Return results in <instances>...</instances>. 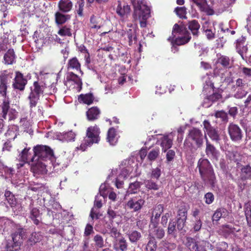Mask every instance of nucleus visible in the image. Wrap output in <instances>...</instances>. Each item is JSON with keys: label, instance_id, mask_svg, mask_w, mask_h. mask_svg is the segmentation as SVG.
Returning <instances> with one entry per match:
<instances>
[{"label": "nucleus", "instance_id": "52", "mask_svg": "<svg viewBox=\"0 0 251 251\" xmlns=\"http://www.w3.org/2000/svg\"><path fill=\"white\" fill-rule=\"evenodd\" d=\"M159 152V148L152 150L148 155V159L151 161H154L158 157Z\"/></svg>", "mask_w": 251, "mask_h": 251}, {"label": "nucleus", "instance_id": "25", "mask_svg": "<svg viewBox=\"0 0 251 251\" xmlns=\"http://www.w3.org/2000/svg\"><path fill=\"white\" fill-rule=\"evenodd\" d=\"M16 54L13 49H9L3 56L4 63L6 65H12L16 62Z\"/></svg>", "mask_w": 251, "mask_h": 251}, {"label": "nucleus", "instance_id": "47", "mask_svg": "<svg viewBox=\"0 0 251 251\" xmlns=\"http://www.w3.org/2000/svg\"><path fill=\"white\" fill-rule=\"evenodd\" d=\"M85 5L84 0H78L75 5V11L79 17L83 16V9Z\"/></svg>", "mask_w": 251, "mask_h": 251}, {"label": "nucleus", "instance_id": "17", "mask_svg": "<svg viewBox=\"0 0 251 251\" xmlns=\"http://www.w3.org/2000/svg\"><path fill=\"white\" fill-rule=\"evenodd\" d=\"M103 19L98 15H93L90 17L89 26L91 29L97 30L103 26Z\"/></svg>", "mask_w": 251, "mask_h": 251}, {"label": "nucleus", "instance_id": "24", "mask_svg": "<svg viewBox=\"0 0 251 251\" xmlns=\"http://www.w3.org/2000/svg\"><path fill=\"white\" fill-rule=\"evenodd\" d=\"M199 8L200 10L202 12L206 13L208 15H212L213 10L210 9L207 6L206 0H192Z\"/></svg>", "mask_w": 251, "mask_h": 251}, {"label": "nucleus", "instance_id": "50", "mask_svg": "<svg viewBox=\"0 0 251 251\" xmlns=\"http://www.w3.org/2000/svg\"><path fill=\"white\" fill-rule=\"evenodd\" d=\"M152 235L157 239H161L165 235V231L161 227H156L155 226L152 232Z\"/></svg>", "mask_w": 251, "mask_h": 251}, {"label": "nucleus", "instance_id": "30", "mask_svg": "<svg viewBox=\"0 0 251 251\" xmlns=\"http://www.w3.org/2000/svg\"><path fill=\"white\" fill-rule=\"evenodd\" d=\"M116 129L114 127L110 128L107 133V141L111 145H115L118 141Z\"/></svg>", "mask_w": 251, "mask_h": 251}, {"label": "nucleus", "instance_id": "26", "mask_svg": "<svg viewBox=\"0 0 251 251\" xmlns=\"http://www.w3.org/2000/svg\"><path fill=\"white\" fill-rule=\"evenodd\" d=\"M217 64L221 65L225 69L230 68L231 67L232 63L228 56L220 54L218 56L216 61Z\"/></svg>", "mask_w": 251, "mask_h": 251}, {"label": "nucleus", "instance_id": "64", "mask_svg": "<svg viewBox=\"0 0 251 251\" xmlns=\"http://www.w3.org/2000/svg\"><path fill=\"white\" fill-rule=\"evenodd\" d=\"M94 232L93 230V225L87 224L85 226L84 232V236H89L91 234Z\"/></svg>", "mask_w": 251, "mask_h": 251}, {"label": "nucleus", "instance_id": "14", "mask_svg": "<svg viewBox=\"0 0 251 251\" xmlns=\"http://www.w3.org/2000/svg\"><path fill=\"white\" fill-rule=\"evenodd\" d=\"M101 115L100 108L97 106L89 108L86 112V117L88 121L94 122L99 119Z\"/></svg>", "mask_w": 251, "mask_h": 251}, {"label": "nucleus", "instance_id": "18", "mask_svg": "<svg viewBox=\"0 0 251 251\" xmlns=\"http://www.w3.org/2000/svg\"><path fill=\"white\" fill-rule=\"evenodd\" d=\"M164 210V206L163 204H159L156 205L153 209L152 212V217L151 218V222L154 225L156 226L158 224L159 219L161 214Z\"/></svg>", "mask_w": 251, "mask_h": 251}, {"label": "nucleus", "instance_id": "35", "mask_svg": "<svg viewBox=\"0 0 251 251\" xmlns=\"http://www.w3.org/2000/svg\"><path fill=\"white\" fill-rule=\"evenodd\" d=\"M228 215L227 210L224 208H218L214 212L212 216V220L218 221L221 218H225Z\"/></svg>", "mask_w": 251, "mask_h": 251}, {"label": "nucleus", "instance_id": "55", "mask_svg": "<svg viewBox=\"0 0 251 251\" xmlns=\"http://www.w3.org/2000/svg\"><path fill=\"white\" fill-rule=\"evenodd\" d=\"M176 15L181 19H186V8L185 7H177L175 9Z\"/></svg>", "mask_w": 251, "mask_h": 251}, {"label": "nucleus", "instance_id": "41", "mask_svg": "<svg viewBox=\"0 0 251 251\" xmlns=\"http://www.w3.org/2000/svg\"><path fill=\"white\" fill-rule=\"evenodd\" d=\"M43 239V235L41 232H34L31 233L29 240L30 242L32 243L31 244H35L36 243L40 242Z\"/></svg>", "mask_w": 251, "mask_h": 251}, {"label": "nucleus", "instance_id": "20", "mask_svg": "<svg viewBox=\"0 0 251 251\" xmlns=\"http://www.w3.org/2000/svg\"><path fill=\"white\" fill-rule=\"evenodd\" d=\"M67 68L68 70H75L80 72L81 75L83 73L81 69V64L76 57H73L70 59L67 64Z\"/></svg>", "mask_w": 251, "mask_h": 251}, {"label": "nucleus", "instance_id": "54", "mask_svg": "<svg viewBox=\"0 0 251 251\" xmlns=\"http://www.w3.org/2000/svg\"><path fill=\"white\" fill-rule=\"evenodd\" d=\"M214 115L216 118H220L222 121L224 123L228 122L227 114L223 110L216 111Z\"/></svg>", "mask_w": 251, "mask_h": 251}, {"label": "nucleus", "instance_id": "45", "mask_svg": "<svg viewBox=\"0 0 251 251\" xmlns=\"http://www.w3.org/2000/svg\"><path fill=\"white\" fill-rule=\"evenodd\" d=\"M207 133L213 141L215 142L216 143H219L221 139L217 129L214 128V129L209 131Z\"/></svg>", "mask_w": 251, "mask_h": 251}, {"label": "nucleus", "instance_id": "51", "mask_svg": "<svg viewBox=\"0 0 251 251\" xmlns=\"http://www.w3.org/2000/svg\"><path fill=\"white\" fill-rule=\"evenodd\" d=\"M33 202H31L29 205L30 209V218H38L40 216V210L36 207H33Z\"/></svg>", "mask_w": 251, "mask_h": 251}, {"label": "nucleus", "instance_id": "27", "mask_svg": "<svg viewBox=\"0 0 251 251\" xmlns=\"http://www.w3.org/2000/svg\"><path fill=\"white\" fill-rule=\"evenodd\" d=\"M189 32L183 25H178V24H175L173 27L172 32V36L171 37L175 38L177 34L179 35H182L186 33Z\"/></svg>", "mask_w": 251, "mask_h": 251}, {"label": "nucleus", "instance_id": "38", "mask_svg": "<svg viewBox=\"0 0 251 251\" xmlns=\"http://www.w3.org/2000/svg\"><path fill=\"white\" fill-rule=\"evenodd\" d=\"M69 19V16L64 15L59 12L55 14V23L57 25H63Z\"/></svg>", "mask_w": 251, "mask_h": 251}, {"label": "nucleus", "instance_id": "43", "mask_svg": "<svg viewBox=\"0 0 251 251\" xmlns=\"http://www.w3.org/2000/svg\"><path fill=\"white\" fill-rule=\"evenodd\" d=\"M67 79L68 80L74 81L78 86L81 88L82 84L81 79L80 77L74 73L71 72L68 73L67 76Z\"/></svg>", "mask_w": 251, "mask_h": 251}, {"label": "nucleus", "instance_id": "5", "mask_svg": "<svg viewBox=\"0 0 251 251\" xmlns=\"http://www.w3.org/2000/svg\"><path fill=\"white\" fill-rule=\"evenodd\" d=\"M203 144V135L201 131L198 128L193 127L189 130L184 142L185 147L191 151L201 148Z\"/></svg>", "mask_w": 251, "mask_h": 251}, {"label": "nucleus", "instance_id": "22", "mask_svg": "<svg viewBox=\"0 0 251 251\" xmlns=\"http://www.w3.org/2000/svg\"><path fill=\"white\" fill-rule=\"evenodd\" d=\"M160 146L163 151L165 152L170 149L173 145V138L170 135H164L160 138Z\"/></svg>", "mask_w": 251, "mask_h": 251}, {"label": "nucleus", "instance_id": "8", "mask_svg": "<svg viewBox=\"0 0 251 251\" xmlns=\"http://www.w3.org/2000/svg\"><path fill=\"white\" fill-rule=\"evenodd\" d=\"M13 72L4 70L0 74V94L5 98L7 95L8 84L13 77Z\"/></svg>", "mask_w": 251, "mask_h": 251}, {"label": "nucleus", "instance_id": "16", "mask_svg": "<svg viewBox=\"0 0 251 251\" xmlns=\"http://www.w3.org/2000/svg\"><path fill=\"white\" fill-rule=\"evenodd\" d=\"M117 5L115 9L116 12L121 18H124L129 14L130 12V7L129 5L125 3H122L120 0L117 1Z\"/></svg>", "mask_w": 251, "mask_h": 251}, {"label": "nucleus", "instance_id": "42", "mask_svg": "<svg viewBox=\"0 0 251 251\" xmlns=\"http://www.w3.org/2000/svg\"><path fill=\"white\" fill-rule=\"evenodd\" d=\"M142 183L139 181H136L134 182L130 183L129 185L127 193L135 194L137 192L141 187Z\"/></svg>", "mask_w": 251, "mask_h": 251}, {"label": "nucleus", "instance_id": "58", "mask_svg": "<svg viewBox=\"0 0 251 251\" xmlns=\"http://www.w3.org/2000/svg\"><path fill=\"white\" fill-rule=\"evenodd\" d=\"M216 251H229L228 244L224 241L219 242L216 246Z\"/></svg>", "mask_w": 251, "mask_h": 251}, {"label": "nucleus", "instance_id": "60", "mask_svg": "<svg viewBox=\"0 0 251 251\" xmlns=\"http://www.w3.org/2000/svg\"><path fill=\"white\" fill-rule=\"evenodd\" d=\"M64 139L67 141H74L75 138V134L72 131H70L63 134Z\"/></svg>", "mask_w": 251, "mask_h": 251}, {"label": "nucleus", "instance_id": "23", "mask_svg": "<svg viewBox=\"0 0 251 251\" xmlns=\"http://www.w3.org/2000/svg\"><path fill=\"white\" fill-rule=\"evenodd\" d=\"M200 27V24L196 20L189 21L188 23V27L194 37H198L199 36Z\"/></svg>", "mask_w": 251, "mask_h": 251}, {"label": "nucleus", "instance_id": "63", "mask_svg": "<svg viewBox=\"0 0 251 251\" xmlns=\"http://www.w3.org/2000/svg\"><path fill=\"white\" fill-rule=\"evenodd\" d=\"M205 202L207 204L212 203L214 200V196L211 192H208L204 195Z\"/></svg>", "mask_w": 251, "mask_h": 251}, {"label": "nucleus", "instance_id": "10", "mask_svg": "<svg viewBox=\"0 0 251 251\" xmlns=\"http://www.w3.org/2000/svg\"><path fill=\"white\" fill-rule=\"evenodd\" d=\"M228 132L232 141L239 142L243 138V131L237 125L230 123L228 126Z\"/></svg>", "mask_w": 251, "mask_h": 251}, {"label": "nucleus", "instance_id": "44", "mask_svg": "<svg viewBox=\"0 0 251 251\" xmlns=\"http://www.w3.org/2000/svg\"><path fill=\"white\" fill-rule=\"evenodd\" d=\"M57 33L61 36H72L71 26L68 25L63 26L58 31Z\"/></svg>", "mask_w": 251, "mask_h": 251}, {"label": "nucleus", "instance_id": "59", "mask_svg": "<svg viewBox=\"0 0 251 251\" xmlns=\"http://www.w3.org/2000/svg\"><path fill=\"white\" fill-rule=\"evenodd\" d=\"M89 216L91 218L92 221H94L95 219H99L101 216V214H100L99 210L95 209V208H92L90 211Z\"/></svg>", "mask_w": 251, "mask_h": 251}, {"label": "nucleus", "instance_id": "46", "mask_svg": "<svg viewBox=\"0 0 251 251\" xmlns=\"http://www.w3.org/2000/svg\"><path fill=\"white\" fill-rule=\"evenodd\" d=\"M127 36L128 39V45L131 46L133 44V42H137V36L135 30L131 29H128L127 31Z\"/></svg>", "mask_w": 251, "mask_h": 251}, {"label": "nucleus", "instance_id": "28", "mask_svg": "<svg viewBox=\"0 0 251 251\" xmlns=\"http://www.w3.org/2000/svg\"><path fill=\"white\" fill-rule=\"evenodd\" d=\"M59 9L64 13L69 12L73 7V2L71 0H60L58 4Z\"/></svg>", "mask_w": 251, "mask_h": 251}, {"label": "nucleus", "instance_id": "61", "mask_svg": "<svg viewBox=\"0 0 251 251\" xmlns=\"http://www.w3.org/2000/svg\"><path fill=\"white\" fill-rule=\"evenodd\" d=\"M222 98V95L218 92L213 93L208 96L207 99L212 102H216Z\"/></svg>", "mask_w": 251, "mask_h": 251}, {"label": "nucleus", "instance_id": "62", "mask_svg": "<svg viewBox=\"0 0 251 251\" xmlns=\"http://www.w3.org/2000/svg\"><path fill=\"white\" fill-rule=\"evenodd\" d=\"M234 229L235 228L230 225H224L221 226L222 231L228 234L233 233Z\"/></svg>", "mask_w": 251, "mask_h": 251}, {"label": "nucleus", "instance_id": "11", "mask_svg": "<svg viewBox=\"0 0 251 251\" xmlns=\"http://www.w3.org/2000/svg\"><path fill=\"white\" fill-rule=\"evenodd\" d=\"M145 203V201L140 196L134 197L130 198L126 204L128 209L134 212L140 211Z\"/></svg>", "mask_w": 251, "mask_h": 251}, {"label": "nucleus", "instance_id": "6", "mask_svg": "<svg viewBox=\"0 0 251 251\" xmlns=\"http://www.w3.org/2000/svg\"><path fill=\"white\" fill-rule=\"evenodd\" d=\"M34 154L32 160L35 161H47L51 160L54 156V151L48 146L37 145L33 148Z\"/></svg>", "mask_w": 251, "mask_h": 251}, {"label": "nucleus", "instance_id": "57", "mask_svg": "<svg viewBox=\"0 0 251 251\" xmlns=\"http://www.w3.org/2000/svg\"><path fill=\"white\" fill-rule=\"evenodd\" d=\"M176 231V222L173 220H171L169 223L167 233L168 234H173Z\"/></svg>", "mask_w": 251, "mask_h": 251}, {"label": "nucleus", "instance_id": "39", "mask_svg": "<svg viewBox=\"0 0 251 251\" xmlns=\"http://www.w3.org/2000/svg\"><path fill=\"white\" fill-rule=\"evenodd\" d=\"M78 50L81 53L84 54V59L86 64H89L91 63V59L89 52L84 45H80L77 46Z\"/></svg>", "mask_w": 251, "mask_h": 251}, {"label": "nucleus", "instance_id": "9", "mask_svg": "<svg viewBox=\"0 0 251 251\" xmlns=\"http://www.w3.org/2000/svg\"><path fill=\"white\" fill-rule=\"evenodd\" d=\"M27 84V80L24 76V75L20 71H16L12 83L13 89L20 91H23L25 89Z\"/></svg>", "mask_w": 251, "mask_h": 251}, {"label": "nucleus", "instance_id": "21", "mask_svg": "<svg viewBox=\"0 0 251 251\" xmlns=\"http://www.w3.org/2000/svg\"><path fill=\"white\" fill-rule=\"evenodd\" d=\"M95 244H91L90 246V251H98L99 249L104 247V240L101 235L96 234L93 238Z\"/></svg>", "mask_w": 251, "mask_h": 251}, {"label": "nucleus", "instance_id": "3", "mask_svg": "<svg viewBox=\"0 0 251 251\" xmlns=\"http://www.w3.org/2000/svg\"><path fill=\"white\" fill-rule=\"evenodd\" d=\"M134 6L133 18L135 21L139 20L141 27L147 26V20L151 17V9L144 0L132 1Z\"/></svg>", "mask_w": 251, "mask_h": 251}, {"label": "nucleus", "instance_id": "32", "mask_svg": "<svg viewBox=\"0 0 251 251\" xmlns=\"http://www.w3.org/2000/svg\"><path fill=\"white\" fill-rule=\"evenodd\" d=\"M246 38L245 37H241V38L237 40L236 43V48L237 52L242 56L244 52H246L248 50V48L245 45Z\"/></svg>", "mask_w": 251, "mask_h": 251}, {"label": "nucleus", "instance_id": "15", "mask_svg": "<svg viewBox=\"0 0 251 251\" xmlns=\"http://www.w3.org/2000/svg\"><path fill=\"white\" fill-rule=\"evenodd\" d=\"M113 249L115 251H127L128 243L124 237L121 236L114 240Z\"/></svg>", "mask_w": 251, "mask_h": 251}, {"label": "nucleus", "instance_id": "4", "mask_svg": "<svg viewBox=\"0 0 251 251\" xmlns=\"http://www.w3.org/2000/svg\"><path fill=\"white\" fill-rule=\"evenodd\" d=\"M49 88V87H47L43 81L37 80L33 82V87L30 88V92L28 96L30 108L35 107L37 105L41 95L52 94L51 91L48 90Z\"/></svg>", "mask_w": 251, "mask_h": 251}, {"label": "nucleus", "instance_id": "40", "mask_svg": "<svg viewBox=\"0 0 251 251\" xmlns=\"http://www.w3.org/2000/svg\"><path fill=\"white\" fill-rule=\"evenodd\" d=\"M0 107L1 108V116L4 119H6L7 117V113L10 108L9 101L8 100H4L1 103Z\"/></svg>", "mask_w": 251, "mask_h": 251}, {"label": "nucleus", "instance_id": "37", "mask_svg": "<svg viewBox=\"0 0 251 251\" xmlns=\"http://www.w3.org/2000/svg\"><path fill=\"white\" fill-rule=\"evenodd\" d=\"M241 172L242 179H251V167L249 165L243 166Z\"/></svg>", "mask_w": 251, "mask_h": 251}, {"label": "nucleus", "instance_id": "36", "mask_svg": "<svg viewBox=\"0 0 251 251\" xmlns=\"http://www.w3.org/2000/svg\"><path fill=\"white\" fill-rule=\"evenodd\" d=\"M127 235L131 243H136L142 237L141 233L137 230H132Z\"/></svg>", "mask_w": 251, "mask_h": 251}, {"label": "nucleus", "instance_id": "19", "mask_svg": "<svg viewBox=\"0 0 251 251\" xmlns=\"http://www.w3.org/2000/svg\"><path fill=\"white\" fill-rule=\"evenodd\" d=\"M30 148H25L22 151L20 154V160L23 162L20 164L21 166H23L25 163H30V162H35V160H32L33 155L29 152Z\"/></svg>", "mask_w": 251, "mask_h": 251}, {"label": "nucleus", "instance_id": "53", "mask_svg": "<svg viewBox=\"0 0 251 251\" xmlns=\"http://www.w3.org/2000/svg\"><path fill=\"white\" fill-rule=\"evenodd\" d=\"M105 233H107L110 235V236L114 239V240L122 236L121 233L118 230L116 227L113 226L109 230L106 229V231H105Z\"/></svg>", "mask_w": 251, "mask_h": 251}, {"label": "nucleus", "instance_id": "29", "mask_svg": "<svg viewBox=\"0 0 251 251\" xmlns=\"http://www.w3.org/2000/svg\"><path fill=\"white\" fill-rule=\"evenodd\" d=\"M95 98L92 93H89L85 94H80L78 97V100L80 103L90 105L94 102Z\"/></svg>", "mask_w": 251, "mask_h": 251}, {"label": "nucleus", "instance_id": "13", "mask_svg": "<svg viewBox=\"0 0 251 251\" xmlns=\"http://www.w3.org/2000/svg\"><path fill=\"white\" fill-rule=\"evenodd\" d=\"M191 36L190 32L186 33L182 35H179L177 37H169L168 40L171 42L172 45L182 46L188 43L191 40Z\"/></svg>", "mask_w": 251, "mask_h": 251}, {"label": "nucleus", "instance_id": "31", "mask_svg": "<svg viewBox=\"0 0 251 251\" xmlns=\"http://www.w3.org/2000/svg\"><path fill=\"white\" fill-rule=\"evenodd\" d=\"M185 245L190 251H198L200 246L198 245V242L195 239L190 237L186 238Z\"/></svg>", "mask_w": 251, "mask_h": 251}, {"label": "nucleus", "instance_id": "12", "mask_svg": "<svg viewBox=\"0 0 251 251\" xmlns=\"http://www.w3.org/2000/svg\"><path fill=\"white\" fill-rule=\"evenodd\" d=\"M205 137L206 138V147L205 152L206 156L211 160H215L217 161L220 156L219 151L217 150L213 145L210 143L206 136H205Z\"/></svg>", "mask_w": 251, "mask_h": 251}, {"label": "nucleus", "instance_id": "48", "mask_svg": "<svg viewBox=\"0 0 251 251\" xmlns=\"http://www.w3.org/2000/svg\"><path fill=\"white\" fill-rule=\"evenodd\" d=\"M157 242L155 241L154 237L150 238L146 246L147 251H156L157 249Z\"/></svg>", "mask_w": 251, "mask_h": 251}, {"label": "nucleus", "instance_id": "49", "mask_svg": "<svg viewBox=\"0 0 251 251\" xmlns=\"http://www.w3.org/2000/svg\"><path fill=\"white\" fill-rule=\"evenodd\" d=\"M188 209L185 205L181 206L177 211V218L184 220L187 219Z\"/></svg>", "mask_w": 251, "mask_h": 251}, {"label": "nucleus", "instance_id": "56", "mask_svg": "<svg viewBox=\"0 0 251 251\" xmlns=\"http://www.w3.org/2000/svg\"><path fill=\"white\" fill-rule=\"evenodd\" d=\"M145 186L149 190H158L159 189L158 185L152 180H147L145 182Z\"/></svg>", "mask_w": 251, "mask_h": 251}, {"label": "nucleus", "instance_id": "34", "mask_svg": "<svg viewBox=\"0 0 251 251\" xmlns=\"http://www.w3.org/2000/svg\"><path fill=\"white\" fill-rule=\"evenodd\" d=\"M4 197L7 203L11 208H13L16 207L17 204V200L11 192L9 190H5Z\"/></svg>", "mask_w": 251, "mask_h": 251}, {"label": "nucleus", "instance_id": "7", "mask_svg": "<svg viewBox=\"0 0 251 251\" xmlns=\"http://www.w3.org/2000/svg\"><path fill=\"white\" fill-rule=\"evenodd\" d=\"M100 129L97 125L88 127L86 130V136L84 138V142L80 146H91L94 144H98L100 140Z\"/></svg>", "mask_w": 251, "mask_h": 251}, {"label": "nucleus", "instance_id": "2", "mask_svg": "<svg viewBox=\"0 0 251 251\" xmlns=\"http://www.w3.org/2000/svg\"><path fill=\"white\" fill-rule=\"evenodd\" d=\"M197 168L204 184L212 188L215 187L217 182L216 177L213 167L208 159L203 158L199 159L197 163Z\"/></svg>", "mask_w": 251, "mask_h": 251}, {"label": "nucleus", "instance_id": "1", "mask_svg": "<svg viewBox=\"0 0 251 251\" xmlns=\"http://www.w3.org/2000/svg\"><path fill=\"white\" fill-rule=\"evenodd\" d=\"M26 229L20 227L6 237L0 247V251H18L26 235Z\"/></svg>", "mask_w": 251, "mask_h": 251}, {"label": "nucleus", "instance_id": "33", "mask_svg": "<svg viewBox=\"0 0 251 251\" xmlns=\"http://www.w3.org/2000/svg\"><path fill=\"white\" fill-rule=\"evenodd\" d=\"M34 165L32 166L31 169L33 172L36 173L40 174H45L47 173V170L46 169V165L42 162V161H36Z\"/></svg>", "mask_w": 251, "mask_h": 251}]
</instances>
